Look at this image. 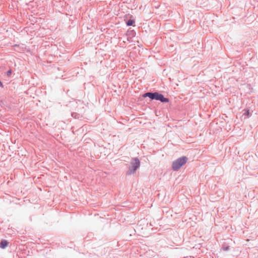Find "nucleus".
I'll use <instances>...</instances> for the list:
<instances>
[{
  "label": "nucleus",
  "mask_w": 258,
  "mask_h": 258,
  "mask_svg": "<svg viewBox=\"0 0 258 258\" xmlns=\"http://www.w3.org/2000/svg\"><path fill=\"white\" fill-rule=\"evenodd\" d=\"M154 93H152L149 92V93H145L143 95L144 97H148L152 99H154Z\"/></svg>",
  "instance_id": "20e7f679"
},
{
  "label": "nucleus",
  "mask_w": 258,
  "mask_h": 258,
  "mask_svg": "<svg viewBox=\"0 0 258 258\" xmlns=\"http://www.w3.org/2000/svg\"><path fill=\"white\" fill-rule=\"evenodd\" d=\"M135 22L134 20H130L127 21L126 23V24L127 26H134V24H135Z\"/></svg>",
  "instance_id": "423d86ee"
},
{
  "label": "nucleus",
  "mask_w": 258,
  "mask_h": 258,
  "mask_svg": "<svg viewBox=\"0 0 258 258\" xmlns=\"http://www.w3.org/2000/svg\"><path fill=\"white\" fill-rule=\"evenodd\" d=\"M11 74H12V71H11V70H10V71H8V72H7V74H8V76L11 75Z\"/></svg>",
  "instance_id": "0eeeda50"
},
{
  "label": "nucleus",
  "mask_w": 258,
  "mask_h": 258,
  "mask_svg": "<svg viewBox=\"0 0 258 258\" xmlns=\"http://www.w3.org/2000/svg\"><path fill=\"white\" fill-rule=\"evenodd\" d=\"M140 162L138 159H134L132 162L131 165L129 167L128 174H131L135 172L136 170L140 167Z\"/></svg>",
  "instance_id": "f03ea898"
},
{
  "label": "nucleus",
  "mask_w": 258,
  "mask_h": 258,
  "mask_svg": "<svg viewBox=\"0 0 258 258\" xmlns=\"http://www.w3.org/2000/svg\"><path fill=\"white\" fill-rule=\"evenodd\" d=\"M154 99L160 100L162 102H168L169 101L168 98H165L162 94L157 92L154 93Z\"/></svg>",
  "instance_id": "7ed1b4c3"
},
{
  "label": "nucleus",
  "mask_w": 258,
  "mask_h": 258,
  "mask_svg": "<svg viewBox=\"0 0 258 258\" xmlns=\"http://www.w3.org/2000/svg\"><path fill=\"white\" fill-rule=\"evenodd\" d=\"M8 245L7 241L3 240L1 242V247L2 248H5Z\"/></svg>",
  "instance_id": "39448f33"
},
{
  "label": "nucleus",
  "mask_w": 258,
  "mask_h": 258,
  "mask_svg": "<svg viewBox=\"0 0 258 258\" xmlns=\"http://www.w3.org/2000/svg\"><path fill=\"white\" fill-rule=\"evenodd\" d=\"M187 160V159L186 157H182L177 159L172 163V168L174 170L179 169L181 166L186 163Z\"/></svg>",
  "instance_id": "f257e3e1"
},
{
  "label": "nucleus",
  "mask_w": 258,
  "mask_h": 258,
  "mask_svg": "<svg viewBox=\"0 0 258 258\" xmlns=\"http://www.w3.org/2000/svg\"><path fill=\"white\" fill-rule=\"evenodd\" d=\"M0 86L2 88L4 87V86H3V84L2 83V82L0 81Z\"/></svg>",
  "instance_id": "6e6552de"
}]
</instances>
